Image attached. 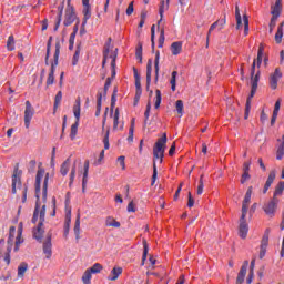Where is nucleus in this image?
I'll return each mask as SVG.
<instances>
[{
  "instance_id": "79ce46f5",
  "label": "nucleus",
  "mask_w": 284,
  "mask_h": 284,
  "mask_svg": "<svg viewBox=\"0 0 284 284\" xmlns=\"http://www.w3.org/2000/svg\"><path fill=\"white\" fill-rule=\"evenodd\" d=\"M162 102V94L161 91L159 89L155 90V103H154V108L159 109Z\"/></svg>"
},
{
  "instance_id": "338daca9",
  "label": "nucleus",
  "mask_w": 284,
  "mask_h": 284,
  "mask_svg": "<svg viewBox=\"0 0 284 284\" xmlns=\"http://www.w3.org/2000/svg\"><path fill=\"white\" fill-rule=\"evenodd\" d=\"M54 80H55L54 74L49 73L48 78H47L45 85H53Z\"/></svg>"
},
{
  "instance_id": "b1692460",
  "label": "nucleus",
  "mask_w": 284,
  "mask_h": 284,
  "mask_svg": "<svg viewBox=\"0 0 284 284\" xmlns=\"http://www.w3.org/2000/svg\"><path fill=\"white\" fill-rule=\"evenodd\" d=\"M183 43L181 41H175L171 44V51L173 55H179L182 52Z\"/></svg>"
},
{
  "instance_id": "774afa93",
  "label": "nucleus",
  "mask_w": 284,
  "mask_h": 284,
  "mask_svg": "<svg viewBox=\"0 0 284 284\" xmlns=\"http://www.w3.org/2000/svg\"><path fill=\"white\" fill-rule=\"evenodd\" d=\"M111 83H112V79H111V78H108V79H106V82H105V85H104V98H105L106 94H108V90H109Z\"/></svg>"
},
{
  "instance_id": "864d4df0",
  "label": "nucleus",
  "mask_w": 284,
  "mask_h": 284,
  "mask_svg": "<svg viewBox=\"0 0 284 284\" xmlns=\"http://www.w3.org/2000/svg\"><path fill=\"white\" fill-rule=\"evenodd\" d=\"M103 143H104V150H109L110 149V126L106 131Z\"/></svg>"
},
{
  "instance_id": "052dcab7",
  "label": "nucleus",
  "mask_w": 284,
  "mask_h": 284,
  "mask_svg": "<svg viewBox=\"0 0 284 284\" xmlns=\"http://www.w3.org/2000/svg\"><path fill=\"white\" fill-rule=\"evenodd\" d=\"M134 12V2H130L126 10H125V14L126 17H131Z\"/></svg>"
},
{
  "instance_id": "8fccbe9b",
  "label": "nucleus",
  "mask_w": 284,
  "mask_h": 284,
  "mask_svg": "<svg viewBox=\"0 0 284 284\" xmlns=\"http://www.w3.org/2000/svg\"><path fill=\"white\" fill-rule=\"evenodd\" d=\"M243 22H244V37H247L248 30H250V22H248V17L246 14L243 16Z\"/></svg>"
},
{
  "instance_id": "a18cd8bd",
  "label": "nucleus",
  "mask_w": 284,
  "mask_h": 284,
  "mask_svg": "<svg viewBox=\"0 0 284 284\" xmlns=\"http://www.w3.org/2000/svg\"><path fill=\"white\" fill-rule=\"evenodd\" d=\"M7 49L8 51H13L16 49L14 47V38L13 36H9L8 40H7Z\"/></svg>"
},
{
  "instance_id": "c03bdc74",
  "label": "nucleus",
  "mask_w": 284,
  "mask_h": 284,
  "mask_svg": "<svg viewBox=\"0 0 284 284\" xmlns=\"http://www.w3.org/2000/svg\"><path fill=\"white\" fill-rule=\"evenodd\" d=\"M152 110V102L151 101H149L148 103H146V110H145V112H144V118H145V120H144V125H148V120L150 119V111Z\"/></svg>"
},
{
  "instance_id": "aec40b11",
  "label": "nucleus",
  "mask_w": 284,
  "mask_h": 284,
  "mask_svg": "<svg viewBox=\"0 0 284 284\" xmlns=\"http://www.w3.org/2000/svg\"><path fill=\"white\" fill-rule=\"evenodd\" d=\"M70 168H71V158L67 159L60 168V174L62 176H67L70 172Z\"/></svg>"
},
{
  "instance_id": "72a5a7b5",
  "label": "nucleus",
  "mask_w": 284,
  "mask_h": 284,
  "mask_svg": "<svg viewBox=\"0 0 284 284\" xmlns=\"http://www.w3.org/2000/svg\"><path fill=\"white\" fill-rule=\"evenodd\" d=\"M122 274V267H113L111 271V277H109L110 281H116L119 276Z\"/></svg>"
},
{
  "instance_id": "f8f14e48",
  "label": "nucleus",
  "mask_w": 284,
  "mask_h": 284,
  "mask_svg": "<svg viewBox=\"0 0 284 284\" xmlns=\"http://www.w3.org/2000/svg\"><path fill=\"white\" fill-rule=\"evenodd\" d=\"M45 174V170L40 168L38 169L37 179H36V194L37 199H40V192H41V181L43 180V176Z\"/></svg>"
},
{
  "instance_id": "49530a36",
  "label": "nucleus",
  "mask_w": 284,
  "mask_h": 284,
  "mask_svg": "<svg viewBox=\"0 0 284 284\" xmlns=\"http://www.w3.org/2000/svg\"><path fill=\"white\" fill-rule=\"evenodd\" d=\"M81 55V49L80 47L78 45L77 49H75V53L73 55V59H72V65L75 67L78 63H79V57Z\"/></svg>"
},
{
  "instance_id": "69168bd1",
  "label": "nucleus",
  "mask_w": 284,
  "mask_h": 284,
  "mask_svg": "<svg viewBox=\"0 0 284 284\" xmlns=\"http://www.w3.org/2000/svg\"><path fill=\"white\" fill-rule=\"evenodd\" d=\"M156 178H158V170H156L155 162H154L153 163V175H152L151 186H154Z\"/></svg>"
},
{
  "instance_id": "f3484780",
  "label": "nucleus",
  "mask_w": 284,
  "mask_h": 284,
  "mask_svg": "<svg viewBox=\"0 0 284 284\" xmlns=\"http://www.w3.org/2000/svg\"><path fill=\"white\" fill-rule=\"evenodd\" d=\"M283 1L282 0H276L275 4L271 7V14L272 17H281L282 10H283Z\"/></svg>"
},
{
  "instance_id": "39448f33",
  "label": "nucleus",
  "mask_w": 284,
  "mask_h": 284,
  "mask_svg": "<svg viewBox=\"0 0 284 284\" xmlns=\"http://www.w3.org/2000/svg\"><path fill=\"white\" fill-rule=\"evenodd\" d=\"M277 205H278L277 197H272V200L265 203L262 209L268 217H273L275 216Z\"/></svg>"
},
{
  "instance_id": "2f4dec72",
  "label": "nucleus",
  "mask_w": 284,
  "mask_h": 284,
  "mask_svg": "<svg viewBox=\"0 0 284 284\" xmlns=\"http://www.w3.org/2000/svg\"><path fill=\"white\" fill-rule=\"evenodd\" d=\"M102 99H103L102 93L98 92L97 111H95V116L97 118L100 116V114H101Z\"/></svg>"
},
{
  "instance_id": "58836bf2",
  "label": "nucleus",
  "mask_w": 284,
  "mask_h": 284,
  "mask_svg": "<svg viewBox=\"0 0 284 284\" xmlns=\"http://www.w3.org/2000/svg\"><path fill=\"white\" fill-rule=\"evenodd\" d=\"M235 19H236V30H240L242 27V17H241L239 7L235 8Z\"/></svg>"
},
{
  "instance_id": "cd10ccee",
  "label": "nucleus",
  "mask_w": 284,
  "mask_h": 284,
  "mask_svg": "<svg viewBox=\"0 0 284 284\" xmlns=\"http://www.w3.org/2000/svg\"><path fill=\"white\" fill-rule=\"evenodd\" d=\"M283 158H284V133L282 136V143L277 146V150H276V160L282 161Z\"/></svg>"
},
{
  "instance_id": "3c124183",
  "label": "nucleus",
  "mask_w": 284,
  "mask_h": 284,
  "mask_svg": "<svg viewBox=\"0 0 284 284\" xmlns=\"http://www.w3.org/2000/svg\"><path fill=\"white\" fill-rule=\"evenodd\" d=\"M74 178H77V163H74L71 169L69 185H72L74 183Z\"/></svg>"
},
{
  "instance_id": "0e129e2a",
  "label": "nucleus",
  "mask_w": 284,
  "mask_h": 284,
  "mask_svg": "<svg viewBox=\"0 0 284 284\" xmlns=\"http://www.w3.org/2000/svg\"><path fill=\"white\" fill-rule=\"evenodd\" d=\"M267 246H268V235H263L262 245H260V248H267Z\"/></svg>"
},
{
  "instance_id": "4d7b16f0",
  "label": "nucleus",
  "mask_w": 284,
  "mask_h": 284,
  "mask_svg": "<svg viewBox=\"0 0 284 284\" xmlns=\"http://www.w3.org/2000/svg\"><path fill=\"white\" fill-rule=\"evenodd\" d=\"M164 41H165L164 29H161L158 48L160 49L163 48Z\"/></svg>"
},
{
  "instance_id": "ea45409f",
  "label": "nucleus",
  "mask_w": 284,
  "mask_h": 284,
  "mask_svg": "<svg viewBox=\"0 0 284 284\" xmlns=\"http://www.w3.org/2000/svg\"><path fill=\"white\" fill-rule=\"evenodd\" d=\"M119 119H120V110L119 108H115V114H113V130H118Z\"/></svg>"
},
{
  "instance_id": "6ab92c4d",
  "label": "nucleus",
  "mask_w": 284,
  "mask_h": 284,
  "mask_svg": "<svg viewBox=\"0 0 284 284\" xmlns=\"http://www.w3.org/2000/svg\"><path fill=\"white\" fill-rule=\"evenodd\" d=\"M116 58L118 49H115V53L111 54V79H114L116 75Z\"/></svg>"
},
{
  "instance_id": "680f3d73",
  "label": "nucleus",
  "mask_w": 284,
  "mask_h": 284,
  "mask_svg": "<svg viewBox=\"0 0 284 284\" xmlns=\"http://www.w3.org/2000/svg\"><path fill=\"white\" fill-rule=\"evenodd\" d=\"M154 38H155V26L153 24L151 27V47H152V50H154V47H155Z\"/></svg>"
},
{
  "instance_id": "a19ab883",
  "label": "nucleus",
  "mask_w": 284,
  "mask_h": 284,
  "mask_svg": "<svg viewBox=\"0 0 284 284\" xmlns=\"http://www.w3.org/2000/svg\"><path fill=\"white\" fill-rule=\"evenodd\" d=\"M105 225L111 227H120L121 223L115 221L113 217H108L105 221Z\"/></svg>"
},
{
  "instance_id": "4c0bfd02",
  "label": "nucleus",
  "mask_w": 284,
  "mask_h": 284,
  "mask_svg": "<svg viewBox=\"0 0 284 284\" xmlns=\"http://www.w3.org/2000/svg\"><path fill=\"white\" fill-rule=\"evenodd\" d=\"M103 266L100 263H94L91 267H89L88 270L92 273V274H99L102 271Z\"/></svg>"
},
{
  "instance_id": "4468645a",
  "label": "nucleus",
  "mask_w": 284,
  "mask_h": 284,
  "mask_svg": "<svg viewBox=\"0 0 284 284\" xmlns=\"http://www.w3.org/2000/svg\"><path fill=\"white\" fill-rule=\"evenodd\" d=\"M248 264L250 262L247 260L243 262V265L241 266V271L236 278V284H243L245 276L247 274Z\"/></svg>"
},
{
  "instance_id": "de8ad7c7",
  "label": "nucleus",
  "mask_w": 284,
  "mask_h": 284,
  "mask_svg": "<svg viewBox=\"0 0 284 284\" xmlns=\"http://www.w3.org/2000/svg\"><path fill=\"white\" fill-rule=\"evenodd\" d=\"M118 88L113 89V95H111V113H113L114 106L116 105Z\"/></svg>"
},
{
  "instance_id": "bf43d9fd",
  "label": "nucleus",
  "mask_w": 284,
  "mask_h": 284,
  "mask_svg": "<svg viewBox=\"0 0 284 284\" xmlns=\"http://www.w3.org/2000/svg\"><path fill=\"white\" fill-rule=\"evenodd\" d=\"M159 61H160V53L159 51H156L155 60H154V70L156 74H159V71H160Z\"/></svg>"
},
{
  "instance_id": "393cba45",
  "label": "nucleus",
  "mask_w": 284,
  "mask_h": 284,
  "mask_svg": "<svg viewBox=\"0 0 284 284\" xmlns=\"http://www.w3.org/2000/svg\"><path fill=\"white\" fill-rule=\"evenodd\" d=\"M135 58L139 60V63H143V43L139 42L135 49Z\"/></svg>"
},
{
  "instance_id": "dca6fc26",
  "label": "nucleus",
  "mask_w": 284,
  "mask_h": 284,
  "mask_svg": "<svg viewBox=\"0 0 284 284\" xmlns=\"http://www.w3.org/2000/svg\"><path fill=\"white\" fill-rule=\"evenodd\" d=\"M247 233H248V225L246 223L245 217H243V214H242V216L240 219V236H241V239H246Z\"/></svg>"
},
{
  "instance_id": "f257e3e1",
  "label": "nucleus",
  "mask_w": 284,
  "mask_h": 284,
  "mask_svg": "<svg viewBox=\"0 0 284 284\" xmlns=\"http://www.w3.org/2000/svg\"><path fill=\"white\" fill-rule=\"evenodd\" d=\"M73 115L75 118L74 124L71 125L70 139L75 140L77 133L79 132V121L81 120V98H77L75 104L73 105Z\"/></svg>"
},
{
  "instance_id": "412c9836",
  "label": "nucleus",
  "mask_w": 284,
  "mask_h": 284,
  "mask_svg": "<svg viewBox=\"0 0 284 284\" xmlns=\"http://www.w3.org/2000/svg\"><path fill=\"white\" fill-rule=\"evenodd\" d=\"M73 232L75 234L77 241H79V239H81V214L77 215V220H75V224H74V227H73Z\"/></svg>"
},
{
  "instance_id": "bb28decb",
  "label": "nucleus",
  "mask_w": 284,
  "mask_h": 284,
  "mask_svg": "<svg viewBox=\"0 0 284 284\" xmlns=\"http://www.w3.org/2000/svg\"><path fill=\"white\" fill-rule=\"evenodd\" d=\"M284 192V181H280L274 190L273 199H276L277 196H281Z\"/></svg>"
},
{
  "instance_id": "c9c22d12",
  "label": "nucleus",
  "mask_w": 284,
  "mask_h": 284,
  "mask_svg": "<svg viewBox=\"0 0 284 284\" xmlns=\"http://www.w3.org/2000/svg\"><path fill=\"white\" fill-rule=\"evenodd\" d=\"M283 37H284V31L282 30V28H277V31L274 36V40L277 44H281L283 41Z\"/></svg>"
},
{
  "instance_id": "f03ea898",
  "label": "nucleus",
  "mask_w": 284,
  "mask_h": 284,
  "mask_svg": "<svg viewBox=\"0 0 284 284\" xmlns=\"http://www.w3.org/2000/svg\"><path fill=\"white\" fill-rule=\"evenodd\" d=\"M168 142L166 133L160 138L154 148H153V156L154 159H160V163H162L163 158H164V152H165V144Z\"/></svg>"
},
{
  "instance_id": "37998d69",
  "label": "nucleus",
  "mask_w": 284,
  "mask_h": 284,
  "mask_svg": "<svg viewBox=\"0 0 284 284\" xmlns=\"http://www.w3.org/2000/svg\"><path fill=\"white\" fill-rule=\"evenodd\" d=\"M263 53H264V47L263 44H260V49H257V68H260L262 64Z\"/></svg>"
},
{
  "instance_id": "7ed1b4c3",
  "label": "nucleus",
  "mask_w": 284,
  "mask_h": 284,
  "mask_svg": "<svg viewBox=\"0 0 284 284\" xmlns=\"http://www.w3.org/2000/svg\"><path fill=\"white\" fill-rule=\"evenodd\" d=\"M45 212L47 205H42V210H40V223H38V227L33 231V236L38 242H42L44 230L43 224L45 222Z\"/></svg>"
},
{
  "instance_id": "6e6d98bb",
  "label": "nucleus",
  "mask_w": 284,
  "mask_h": 284,
  "mask_svg": "<svg viewBox=\"0 0 284 284\" xmlns=\"http://www.w3.org/2000/svg\"><path fill=\"white\" fill-rule=\"evenodd\" d=\"M164 41H165L164 29H161L158 48L160 49L163 48Z\"/></svg>"
},
{
  "instance_id": "a211bd4d",
  "label": "nucleus",
  "mask_w": 284,
  "mask_h": 284,
  "mask_svg": "<svg viewBox=\"0 0 284 284\" xmlns=\"http://www.w3.org/2000/svg\"><path fill=\"white\" fill-rule=\"evenodd\" d=\"M152 83V59L146 64V90L150 91V84Z\"/></svg>"
},
{
  "instance_id": "ddd939ff",
  "label": "nucleus",
  "mask_w": 284,
  "mask_h": 284,
  "mask_svg": "<svg viewBox=\"0 0 284 284\" xmlns=\"http://www.w3.org/2000/svg\"><path fill=\"white\" fill-rule=\"evenodd\" d=\"M275 179H276V170H272V171L268 173V176H267V179H266V181H265V184H264V186H263V191H262L263 194H266V193H267V191L270 190V187H271L272 184L274 183Z\"/></svg>"
},
{
  "instance_id": "0eeeda50",
  "label": "nucleus",
  "mask_w": 284,
  "mask_h": 284,
  "mask_svg": "<svg viewBox=\"0 0 284 284\" xmlns=\"http://www.w3.org/2000/svg\"><path fill=\"white\" fill-rule=\"evenodd\" d=\"M34 115V109L31 102L28 100L26 101V111H24V125L27 129L30 128L31 120Z\"/></svg>"
},
{
  "instance_id": "7c9ffc66",
  "label": "nucleus",
  "mask_w": 284,
  "mask_h": 284,
  "mask_svg": "<svg viewBox=\"0 0 284 284\" xmlns=\"http://www.w3.org/2000/svg\"><path fill=\"white\" fill-rule=\"evenodd\" d=\"M28 271V263L22 262L18 267V277L22 278Z\"/></svg>"
},
{
  "instance_id": "09e8293b",
  "label": "nucleus",
  "mask_w": 284,
  "mask_h": 284,
  "mask_svg": "<svg viewBox=\"0 0 284 284\" xmlns=\"http://www.w3.org/2000/svg\"><path fill=\"white\" fill-rule=\"evenodd\" d=\"M176 75H178V72L173 71L172 72V78H171V81H170L172 92H175V90H176Z\"/></svg>"
},
{
  "instance_id": "20e7f679",
  "label": "nucleus",
  "mask_w": 284,
  "mask_h": 284,
  "mask_svg": "<svg viewBox=\"0 0 284 284\" xmlns=\"http://www.w3.org/2000/svg\"><path fill=\"white\" fill-rule=\"evenodd\" d=\"M75 20L77 13H74V7L71 6V0H68V7L65 9L63 26L67 28L71 27Z\"/></svg>"
},
{
  "instance_id": "423d86ee",
  "label": "nucleus",
  "mask_w": 284,
  "mask_h": 284,
  "mask_svg": "<svg viewBox=\"0 0 284 284\" xmlns=\"http://www.w3.org/2000/svg\"><path fill=\"white\" fill-rule=\"evenodd\" d=\"M60 53H61V42H60V40H58L55 42V50H54V55H53V62L51 63V68H50L49 74H53L54 75L55 68L59 65Z\"/></svg>"
},
{
  "instance_id": "e2e57ef3",
  "label": "nucleus",
  "mask_w": 284,
  "mask_h": 284,
  "mask_svg": "<svg viewBox=\"0 0 284 284\" xmlns=\"http://www.w3.org/2000/svg\"><path fill=\"white\" fill-rule=\"evenodd\" d=\"M118 163L120 164L121 169H122L123 171H125L126 165H125V156H124V155H120V156L118 158Z\"/></svg>"
},
{
  "instance_id": "1a4fd4ad",
  "label": "nucleus",
  "mask_w": 284,
  "mask_h": 284,
  "mask_svg": "<svg viewBox=\"0 0 284 284\" xmlns=\"http://www.w3.org/2000/svg\"><path fill=\"white\" fill-rule=\"evenodd\" d=\"M42 251L44 252L45 258L49 260L52 256V235L48 234L42 245Z\"/></svg>"
},
{
  "instance_id": "4be33fe9",
  "label": "nucleus",
  "mask_w": 284,
  "mask_h": 284,
  "mask_svg": "<svg viewBox=\"0 0 284 284\" xmlns=\"http://www.w3.org/2000/svg\"><path fill=\"white\" fill-rule=\"evenodd\" d=\"M50 174L45 173L44 184L42 185V202L47 203L48 200V184H49Z\"/></svg>"
},
{
  "instance_id": "5fc2aeb1",
  "label": "nucleus",
  "mask_w": 284,
  "mask_h": 284,
  "mask_svg": "<svg viewBox=\"0 0 284 284\" xmlns=\"http://www.w3.org/2000/svg\"><path fill=\"white\" fill-rule=\"evenodd\" d=\"M72 222V210L71 209H65V221L64 224H70Z\"/></svg>"
},
{
  "instance_id": "a878e982",
  "label": "nucleus",
  "mask_w": 284,
  "mask_h": 284,
  "mask_svg": "<svg viewBox=\"0 0 284 284\" xmlns=\"http://www.w3.org/2000/svg\"><path fill=\"white\" fill-rule=\"evenodd\" d=\"M52 37H49L48 42H47V51H45V58H44V64L49 65V59L51 54V47H52Z\"/></svg>"
},
{
  "instance_id": "5701e85b",
  "label": "nucleus",
  "mask_w": 284,
  "mask_h": 284,
  "mask_svg": "<svg viewBox=\"0 0 284 284\" xmlns=\"http://www.w3.org/2000/svg\"><path fill=\"white\" fill-rule=\"evenodd\" d=\"M41 210H42V207H41V203H40V197H38L32 223L36 224L38 222L39 216H40V222H41Z\"/></svg>"
},
{
  "instance_id": "f704fd0d",
  "label": "nucleus",
  "mask_w": 284,
  "mask_h": 284,
  "mask_svg": "<svg viewBox=\"0 0 284 284\" xmlns=\"http://www.w3.org/2000/svg\"><path fill=\"white\" fill-rule=\"evenodd\" d=\"M150 252V247L148 246V242L143 241V255H142V266L145 265L148 260V253Z\"/></svg>"
},
{
  "instance_id": "c756f323",
  "label": "nucleus",
  "mask_w": 284,
  "mask_h": 284,
  "mask_svg": "<svg viewBox=\"0 0 284 284\" xmlns=\"http://www.w3.org/2000/svg\"><path fill=\"white\" fill-rule=\"evenodd\" d=\"M62 99H63L62 91H58V93L54 97L53 111L58 110V108L60 106V104L62 102Z\"/></svg>"
},
{
  "instance_id": "c85d7f7f",
  "label": "nucleus",
  "mask_w": 284,
  "mask_h": 284,
  "mask_svg": "<svg viewBox=\"0 0 284 284\" xmlns=\"http://www.w3.org/2000/svg\"><path fill=\"white\" fill-rule=\"evenodd\" d=\"M112 38H109V42L105 43L104 45V59L102 62V68L105 67L108 58H109V52H110V47H111Z\"/></svg>"
},
{
  "instance_id": "603ef678",
  "label": "nucleus",
  "mask_w": 284,
  "mask_h": 284,
  "mask_svg": "<svg viewBox=\"0 0 284 284\" xmlns=\"http://www.w3.org/2000/svg\"><path fill=\"white\" fill-rule=\"evenodd\" d=\"M203 192H204V182H203V175H201L200 180H199V185H197L196 194L197 195H202Z\"/></svg>"
},
{
  "instance_id": "e433bc0d",
  "label": "nucleus",
  "mask_w": 284,
  "mask_h": 284,
  "mask_svg": "<svg viewBox=\"0 0 284 284\" xmlns=\"http://www.w3.org/2000/svg\"><path fill=\"white\" fill-rule=\"evenodd\" d=\"M91 278H92V273L90 272L89 268H87V271L83 273V276H82L83 284H91Z\"/></svg>"
},
{
  "instance_id": "13d9d810",
  "label": "nucleus",
  "mask_w": 284,
  "mask_h": 284,
  "mask_svg": "<svg viewBox=\"0 0 284 284\" xmlns=\"http://www.w3.org/2000/svg\"><path fill=\"white\" fill-rule=\"evenodd\" d=\"M164 8H165V2L164 0L161 1V7L159 9V14L161 17L160 21L158 22V27H160V23L162 22L163 14H164Z\"/></svg>"
},
{
  "instance_id": "473e14b6",
  "label": "nucleus",
  "mask_w": 284,
  "mask_h": 284,
  "mask_svg": "<svg viewBox=\"0 0 284 284\" xmlns=\"http://www.w3.org/2000/svg\"><path fill=\"white\" fill-rule=\"evenodd\" d=\"M176 112L179 113L180 118L184 115V102L183 100H178L175 103Z\"/></svg>"
},
{
  "instance_id": "6e6552de",
  "label": "nucleus",
  "mask_w": 284,
  "mask_h": 284,
  "mask_svg": "<svg viewBox=\"0 0 284 284\" xmlns=\"http://www.w3.org/2000/svg\"><path fill=\"white\" fill-rule=\"evenodd\" d=\"M21 173L22 171L19 169L14 170L13 176H12V193H17V187L20 189L22 186L21 183Z\"/></svg>"
},
{
  "instance_id": "9d476101",
  "label": "nucleus",
  "mask_w": 284,
  "mask_h": 284,
  "mask_svg": "<svg viewBox=\"0 0 284 284\" xmlns=\"http://www.w3.org/2000/svg\"><path fill=\"white\" fill-rule=\"evenodd\" d=\"M252 193H253V186H250L248 190L246 191L243 205H242L243 219L246 217V214L248 211V204L251 203Z\"/></svg>"
},
{
  "instance_id": "9b49d317",
  "label": "nucleus",
  "mask_w": 284,
  "mask_h": 284,
  "mask_svg": "<svg viewBox=\"0 0 284 284\" xmlns=\"http://www.w3.org/2000/svg\"><path fill=\"white\" fill-rule=\"evenodd\" d=\"M82 6H83L82 13H83V26H84L92 17L90 0H82Z\"/></svg>"
},
{
  "instance_id": "2eb2a0df",
  "label": "nucleus",
  "mask_w": 284,
  "mask_h": 284,
  "mask_svg": "<svg viewBox=\"0 0 284 284\" xmlns=\"http://www.w3.org/2000/svg\"><path fill=\"white\" fill-rule=\"evenodd\" d=\"M283 74L280 69H275L274 73L270 77V88L272 90L277 89L278 79L282 78Z\"/></svg>"
}]
</instances>
